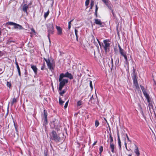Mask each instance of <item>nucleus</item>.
<instances>
[{"instance_id":"obj_1","label":"nucleus","mask_w":156,"mask_h":156,"mask_svg":"<svg viewBox=\"0 0 156 156\" xmlns=\"http://www.w3.org/2000/svg\"><path fill=\"white\" fill-rule=\"evenodd\" d=\"M50 138L56 142H59L60 140V138L59 136L57 134L56 132L54 130L52 131L50 133Z\"/></svg>"},{"instance_id":"obj_2","label":"nucleus","mask_w":156,"mask_h":156,"mask_svg":"<svg viewBox=\"0 0 156 156\" xmlns=\"http://www.w3.org/2000/svg\"><path fill=\"white\" fill-rule=\"evenodd\" d=\"M54 27L52 22L48 23L47 25V29L48 32V37L51 34H53L54 32Z\"/></svg>"},{"instance_id":"obj_3","label":"nucleus","mask_w":156,"mask_h":156,"mask_svg":"<svg viewBox=\"0 0 156 156\" xmlns=\"http://www.w3.org/2000/svg\"><path fill=\"white\" fill-rule=\"evenodd\" d=\"M60 75L59 78V81L60 82L59 84V87L58 89L59 90L61 91L62 90V88L65 86L66 83L68 82V80L67 79H63V77H62L60 79Z\"/></svg>"},{"instance_id":"obj_4","label":"nucleus","mask_w":156,"mask_h":156,"mask_svg":"<svg viewBox=\"0 0 156 156\" xmlns=\"http://www.w3.org/2000/svg\"><path fill=\"white\" fill-rule=\"evenodd\" d=\"M108 7L109 9H110L112 12V13L114 16H115V14L113 12V10L112 8L113 6L111 4L109 0H101Z\"/></svg>"},{"instance_id":"obj_5","label":"nucleus","mask_w":156,"mask_h":156,"mask_svg":"<svg viewBox=\"0 0 156 156\" xmlns=\"http://www.w3.org/2000/svg\"><path fill=\"white\" fill-rule=\"evenodd\" d=\"M60 79L62 77H67L70 80L73 79V76L70 73H69L68 72H66L65 74L63 73H62L60 74Z\"/></svg>"},{"instance_id":"obj_6","label":"nucleus","mask_w":156,"mask_h":156,"mask_svg":"<svg viewBox=\"0 0 156 156\" xmlns=\"http://www.w3.org/2000/svg\"><path fill=\"white\" fill-rule=\"evenodd\" d=\"M109 41L108 40H105L103 41V42L104 44V45L103 44H102L103 46L104 47V49L105 52L107 51V48L108 47L110 46V44L108 42Z\"/></svg>"},{"instance_id":"obj_7","label":"nucleus","mask_w":156,"mask_h":156,"mask_svg":"<svg viewBox=\"0 0 156 156\" xmlns=\"http://www.w3.org/2000/svg\"><path fill=\"white\" fill-rule=\"evenodd\" d=\"M48 113L47 111L44 109V114L42 115V117L44 119V124H46L48 122L47 119Z\"/></svg>"},{"instance_id":"obj_8","label":"nucleus","mask_w":156,"mask_h":156,"mask_svg":"<svg viewBox=\"0 0 156 156\" xmlns=\"http://www.w3.org/2000/svg\"><path fill=\"white\" fill-rule=\"evenodd\" d=\"M118 46L119 48V52L121 56H124V55L126 54V52L121 48L119 44H118Z\"/></svg>"},{"instance_id":"obj_9","label":"nucleus","mask_w":156,"mask_h":156,"mask_svg":"<svg viewBox=\"0 0 156 156\" xmlns=\"http://www.w3.org/2000/svg\"><path fill=\"white\" fill-rule=\"evenodd\" d=\"M133 83L134 85L135 86L136 89H137L138 90H140V87L139 86L137 78L133 79Z\"/></svg>"},{"instance_id":"obj_10","label":"nucleus","mask_w":156,"mask_h":156,"mask_svg":"<svg viewBox=\"0 0 156 156\" xmlns=\"http://www.w3.org/2000/svg\"><path fill=\"white\" fill-rule=\"evenodd\" d=\"M29 8V5L26 4H24L22 7V10L24 12H26L27 14V10Z\"/></svg>"},{"instance_id":"obj_11","label":"nucleus","mask_w":156,"mask_h":156,"mask_svg":"<svg viewBox=\"0 0 156 156\" xmlns=\"http://www.w3.org/2000/svg\"><path fill=\"white\" fill-rule=\"evenodd\" d=\"M45 62L47 64L48 68L51 70L52 68V63L50 62L49 59L48 58L47 60H46Z\"/></svg>"},{"instance_id":"obj_12","label":"nucleus","mask_w":156,"mask_h":156,"mask_svg":"<svg viewBox=\"0 0 156 156\" xmlns=\"http://www.w3.org/2000/svg\"><path fill=\"white\" fill-rule=\"evenodd\" d=\"M45 62L47 64L48 68L51 70L52 68V63L50 62L49 59L48 58L47 60H46Z\"/></svg>"},{"instance_id":"obj_13","label":"nucleus","mask_w":156,"mask_h":156,"mask_svg":"<svg viewBox=\"0 0 156 156\" xmlns=\"http://www.w3.org/2000/svg\"><path fill=\"white\" fill-rule=\"evenodd\" d=\"M31 68L33 69L35 75H37V69L35 66L31 65Z\"/></svg>"},{"instance_id":"obj_14","label":"nucleus","mask_w":156,"mask_h":156,"mask_svg":"<svg viewBox=\"0 0 156 156\" xmlns=\"http://www.w3.org/2000/svg\"><path fill=\"white\" fill-rule=\"evenodd\" d=\"M56 28L57 30V34L58 35H61L62 33V29L61 28L57 25H56Z\"/></svg>"},{"instance_id":"obj_15","label":"nucleus","mask_w":156,"mask_h":156,"mask_svg":"<svg viewBox=\"0 0 156 156\" xmlns=\"http://www.w3.org/2000/svg\"><path fill=\"white\" fill-rule=\"evenodd\" d=\"M117 136H118V145L119 146V149L120 150H121V142L120 139L119 135L118 132L117 133Z\"/></svg>"},{"instance_id":"obj_16","label":"nucleus","mask_w":156,"mask_h":156,"mask_svg":"<svg viewBox=\"0 0 156 156\" xmlns=\"http://www.w3.org/2000/svg\"><path fill=\"white\" fill-rule=\"evenodd\" d=\"M14 28L15 29H17L19 30H21L23 29V28L22 26L17 23H16V25H15Z\"/></svg>"},{"instance_id":"obj_17","label":"nucleus","mask_w":156,"mask_h":156,"mask_svg":"<svg viewBox=\"0 0 156 156\" xmlns=\"http://www.w3.org/2000/svg\"><path fill=\"white\" fill-rule=\"evenodd\" d=\"M94 23L96 24L99 25L100 27H102V26H101L102 25V23L100 20L98 19H95Z\"/></svg>"},{"instance_id":"obj_18","label":"nucleus","mask_w":156,"mask_h":156,"mask_svg":"<svg viewBox=\"0 0 156 156\" xmlns=\"http://www.w3.org/2000/svg\"><path fill=\"white\" fill-rule=\"evenodd\" d=\"M136 69L134 67H133V72L132 73L133 79H134L135 78L136 79V76L135 73Z\"/></svg>"},{"instance_id":"obj_19","label":"nucleus","mask_w":156,"mask_h":156,"mask_svg":"<svg viewBox=\"0 0 156 156\" xmlns=\"http://www.w3.org/2000/svg\"><path fill=\"white\" fill-rule=\"evenodd\" d=\"M136 148L134 151V152L135 153L137 156H139L140 155L139 151L138 150L137 147L135 145Z\"/></svg>"},{"instance_id":"obj_20","label":"nucleus","mask_w":156,"mask_h":156,"mask_svg":"<svg viewBox=\"0 0 156 156\" xmlns=\"http://www.w3.org/2000/svg\"><path fill=\"white\" fill-rule=\"evenodd\" d=\"M144 95L147 99V101L151 99L149 95L147 94V92L143 93Z\"/></svg>"},{"instance_id":"obj_21","label":"nucleus","mask_w":156,"mask_h":156,"mask_svg":"<svg viewBox=\"0 0 156 156\" xmlns=\"http://www.w3.org/2000/svg\"><path fill=\"white\" fill-rule=\"evenodd\" d=\"M148 106H149V111H150V112L151 113L153 112H154V113L155 115H156L155 114V113L154 112V108H153V107H153V105H149Z\"/></svg>"},{"instance_id":"obj_22","label":"nucleus","mask_w":156,"mask_h":156,"mask_svg":"<svg viewBox=\"0 0 156 156\" xmlns=\"http://www.w3.org/2000/svg\"><path fill=\"white\" fill-rule=\"evenodd\" d=\"M110 148L111 149L112 152L113 153H114L115 145L113 143H111L110 144Z\"/></svg>"},{"instance_id":"obj_23","label":"nucleus","mask_w":156,"mask_h":156,"mask_svg":"<svg viewBox=\"0 0 156 156\" xmlns=\"http://www.w3.org/2000/svg\"><path fill=\"white\" fill-rule=\"evenodd\" d=\"M124 58L125 59V63L128 66L129 65V62L128 61L127 58V56L126 54L125 55H124V56H123Z\"/></svg>"},{"instance_id":"obj_24","label":"nucleus","mask_w":156,"mask_h":156,"mask_svg":"<svg viewBox=\"0 0 156 156\" xmlns=\"http://www.w3.org/2000/svg\"><path fill=\"white\" fill-rule=\"evenodd\" d=\"M109 139H110V144L111 143H113V137L112 136V134L111 133L109 134Z\"/></svg>"},{"instance_id":"obj_25","label":"nucleus","mask_w":156,"mask_h":156,"mask_svg":"<svg viewBox=\"0 0 156 156\" xmlns=\"http://www.w3.org/2000/svg\"><path fill=\"white\" fill-rule=\"evenodd\" d=\"M9 73L8 74L7 76H9L10 77H11L13 74V70L12 71H11V69H10L9 70Z\"/></svg>"},{"instance_id":"obj_26","label":"nucleus","mask_w":156,"mask_h":156,"mask_svg":"<svg viewBox=\"0 0 156 156\" xmlns=\"http://www.w3.org/2000/svg\"><path fill=\"white\" fill-rule=\"evenodd\" d=\"M147 102L148 103V106L149 105H153L154 103L153 101L151 100V99L148 101Z\"/></svg>"},{"instance_id":"obj_27","label":"nucleus","mask_w":156,"mask_h":156,"mask_svg":"<svg viewBox=\"0 0 156 156\" xmlns=\"http://www.w3.org/2000/svg\"><path fill=\"white\" fill-rule=\"evenodd\" d=\"M16 23H15L13 22H9L7 23L6 24H8V25H13L14 26L15 25H16Z\"/></svg>"},{"instance_id":"obj_28","label":"nucleus","mask_w":156,"mask_h":156,"mask_svg":"<svg viewBox=\"0 0 156 156\" xmlns=\"http://www.w3.org/2000/svg\"><path fill=\"white\" fill-rule=\"evenodd\" d=\"M49 10H48V11L46 12H45L44 13V18L45 19L47 16H48V15H49Z\"/></svg>"},{"instance_id":"obj_29","label":"nucleus","mask_w":156,"mask_h":156,"mask_svg":"<svg viewBox=\"0 0 156 156\" xmlns=\"http://www.w3.org/2000/svg\"><path fill=\"white\" fill-rule=\"evenodd\" d=\"M14 126L15 127V128L16 130V134L18 135V127L17 126V125H16L15 123H14Z\"/></svg>"},{"instance_id":"obj_30","label":"nucleus","mask_w":156,"mask_h":156,"mask_svg":"<svg viewBox=\"0 0 156 156\" xmlns=\"http://www.w3.org/2000/svg\"><path fill=\"white\" fill-rule=\"evenodd\" d=\"M73 20H71L68 23V29L69 30H70V28L71 26V22L73 21Z\"/></svg>"},{"instance_id":"obj_31","label":"nucleus","mask_w":156,"mask_h":156,"mask_svg":"<svg viewBox=\"0 0 156 156\" xmlns=\"http://www.w3.org/2000/svg\"><path fill=\"white\" fill-rule=\"evenodd\" d=\"M64 101H62L61 98H59V104L60 105H62L64 103Z\"/></svg>"},{"instance_id":"obj_32","label":"nucleus","mask_w":156,"mask_h":156,"mask_svg":"<svg viewBox=\"0 0 156 156\" xmlns=\"http://www.w3.org/2000/svg\"><path fill=\"white\" fill-rule=\"evenodd\" d=\"M17 101V99L16 98H14L12 100V105H13V104L14 103H16Z\"/></svg>"},{"instance_id":"obj_33","label":"nucleus","mask_w":156,"mask_h":156,"mask_svg":"<svg viewBox=\"0 0 156 156\" xmlns=\"http://www.w3.org/2000/svg\"><path fill=\"white\" fill-rule=\"evenodd\" d=\"M140 86L143 93H145L146 92L144 87L141 85H140Z\"/></svg>"},{"instance_id":"obj_34","label":"nucleus","mask_w":156,"mask_h":156,"mask_svg":"<svg viewBox=\"0 0 156 156\" xmlns=\"http://www.w3.org/2000/svg\"><path fill=\"white\" fill-rule=\"evenodd\" d=\"M17 69V70L18 72L19 75L20 76H21V72L20 70V68L19 67V66H18L17 67H16Z\"/></svg>"},{"instance_id":"obj_35","label":"nucleus","mask_w":156,"mask_h":156,"mask_svg":"<svg viewBox=\"0 0 156 156\" xmlns=\"http://www.w3.org/2000/svg\"><path fill=\"white\" fill-rule=\"evenodd\" d=\"M94 2L93 1H92L90 3V9H92L94 5Z\"/></svg>"},{"instance_id":"obj_36","label":"nucleus","mask_w":156,"mask_h":156,"mask_svg":"<svg viewBox=\"0 0 156 156\" xmlns=\"http://www.w3.org/2000/svg\"><path fill=\"white\" fill-rule=\"evenodd\" d=\"M99 124V122L97 120H96V121L95 122V127H97L98 126Z\"/></svg>"},{"instance_id":"obj_37","label":"nucleus","mask_w":156,"mask_h":156,"mask_svg":"<svg viewBox=\"0 0 156 156\" xmlns=\"http://www.w3.org/2000/svg\"><path fill=\"white\" fill-rule=\"evenodd\" d=\"M82 102L81 101H78L77 103V105L78 106H80L82 105Z\"/></svg>"},{"instance_id":"obj_38","label":"nucleus","mask_w":156,"mask_h":156,"mask_svg":"<svg viewBox=\"0 0 156 156\" xmlns=\"http://www.w3.org/2000/svg\"><path fill=\"white\" fill-rule=\"evenodd\" d=\"M90 0H86L85 2V5L87 6L89 4Z\"/></svg>"},{"instance_id":"obj_39","label":"nucleus","mask_w":156,"mask_h":156,"mask_svg":"<svg viewBox=\"0 0 156 156\" xmlns=\"http://www.w3.org/2000/svg\"><path fill=\"white\" fill-rule=\"evenodd\" d=\"M103 147L102 146H100V147L99 148V151H100V154H101V152H102L103 151Z\"/></svg>"},{"instance_id":"obj_40","label":"nucleus","mask_w":156,"mask_h":156,"mask_svg":"<svg viewBox=\"0 0 156 156\" xmlns=\"http://www.w3.org/2000/svg\"><path fill=\"white\" fill-rule=\"evenodd\" d=\"M69 102V100H68L65 103V106H64V108L66 109L67 107L68 104Z\"/></svg>"},{"instance_id":"obj_41","label":"nucleus","mask_w":156,"mask_h":156,"mask_svg":"<svg viewBox=\"0 0 156 156\" xmlns=\"http://www.w3.org/2000/svg\"><path fill=\"white\" fill-rule=\"evenodd\" d=\"M45 66V63L44 62L43 64V65L42 66L41 68V70H43L44 69V68Z\"/></svg>"},{"instance_id":"obj_42","label":"nucleus","mask_w":156,"mask_h":156,"mask_svg":"<svg viewBox=\"0 0 156 156\" xmlns=\"http://www.w3.org/2000/svg\"><path fill=\"white\" fill-rule=\"evenodd\" d=\"M90 86L91 90H92L93 89V86L92 85V82L91 80L90 81Z\"/></svg>"},{"instance_id":"obj_43","label":"nucleus","mask_w":156,"mask_h":156,"mask_svg":"<svg viewBox=\"0 0 156 156\" xmlns=\"http://www.w3.org/2000/svg\"><path fill=\"white\" fill-rule=\"evenodd\" d=\"M78 32V30H76V29H75V34L76 36H78V34H77Z\"/></svg>"},{"instance_id":"obj_44","label":"nucleus","mask_w":156,"mask_h":156,"mask_svg":"<svg viewBox=\"0 0 156 156\" xmlns=\"http://www.w3.org/2000/svg\"><path fill=\"white\" fill-rule=\"evenodd\" d=\"M7 85L8 87H10L11 86V83H10L7 82Z\"/></svg>"},{"instance_id":"obj_45","label":"nucleus","mask_w":156,"mask_h":156,"mask_svg":"<svg viewBox=\"0 0 156 156\" xmlns=\"http://www.w3.org/2000/svg\"><path fill=\"white\" fill-rule=\"evenodd\" d=\"M111 65H112V69L113 68V59L112 58H111Z\"/></svg>"},{"instance_id":"obj_46","label":"nucleus","mask_w":156,"mask_h":156,"mask_svg":"<svg viewBox=\"0 0 156 156\" xmlns=\"http://www.w3.org/2000/svg\"><path fill=\"white\" fill-rule=\"evenodd\" d=\"M65 93V91L64 90H63L62 92L60 93V94L62 96Z\"/></svg>"},{"instance_id":"obj_47","label":"nucleus","mask_w":156,"mask_h":156,"mask_svg":"<svg viewBox=\"0 0 156 156\" xmlns=\"http://www.w3.org/2000/svg\"><path fill=\"white\" fill-rule=\"evenodd\" d=\"M125 135H126V137H127V139L128 140V141H129V142H131V140H129V137H128V135H127V134H125Z\"/></svg>"},{"instance_id":"obj_48","label":"nucleus","mask_w":156,"mask_h":156,"mask_svg":"<svg viewBox=\"0 0 156 156\" xmlns=\"http://www.w3.org/2000/svg\"><path fill=\"white\" fill-rule=\"evenodd\" d=\"M95 7H96V9H95V12H97L98 9V5H95Z\"/></svg>"},{"instance_id":"obj_49","label":"nucleus","mask_w":156,"mask_h":156,"mask_svg":"<svg viewBox=\"0 0 156 156\" xmlns=\"http://www.w3.org/2000/svg\"><path fill=\"white\" fill-rule=\"evenodd\" d=\"M55 123H54V122H53V123H52V124H53V125H54L53 127H54V128H55L56 129H57V127L56 126H55V125H54V124H55Z\"/></svg>"},{"instance_id":"obj_50","label":"nucleus","mask_w":156,"mask_h":156,"mask_svg":"<svg viewBox=\"0 0 156 156\" xmlns=\"http://www.w3.org/2000/svg\"><path fill=\"white\" fill-rule=\"evenodd\" d=\"M93 97V96L92 95V96L90 98V101H91V103H93V102H92V101L94 99V98ZM93 103H94V102H93Z\"/></svg>"},{"instance_id":"obj_51","label":"nucleus","mask_w":156,"mask_h":156,"mask_svg":"<svg viewBox=\"0 0 156 156\" xmlns=\"http://www.w3.org/2000/svg\"><path fill=\"white\" fill-rule=\"evenodd\" d=\"M3 55V53L1 51H0V57H1Z\"/></svg>"},{"instance_id":"obj_52","label":"nucleus","mask_w":156,"mask_h":156,"mask_svg":"<svg viewBox=\"0 0 156 156\" xmlns=\"http://www.w3.org/2000/svg\"><path fill=\"white\" fill-rule=\"evenodd\" d=\"M31 30L33 32H34V33H35V30H34V29L33 28H32L31 29Z\"/></svg>"},{"instance_id":"obj_53","label":"nucleus","mask_w":156,"mask_h":156,"mask_svg":"<svg viewBox=\"0 0 156 156\" xmlns=\"http://www.w3.org/2000/svg\"><path fill=\"white\" fill-rule=\"evenodd\" d=\"M16 60L15 64H16V67L19 66V65H18V62H17V61L16 60Z\"/></svg>"},{"instance_id":"obj_54","label":"nucleus","mask_w":156,"mask_h":156,"mask_svg":"<svg viewBox=\"0 0 156 156\" xmlns=\"http://www.w3.org/2000/svg\"><path fill=\"white\" fill-rule=\"evenodd\" d=\"M2 69L1 68H0V75L2 74L3 73V71L2 72Z\"/></svg>"},{"instance_id":"obj_55","label":"nucleus","mask_w":156,"mask_h":156,"mask_svg":"<svg viewBox=\"0 0 156 156\" xmlns=\"http://www.w3.org/2000/svg\"><path fill=\"white\" fill-rule=\"evenodd\" d=\"M12 42H14V41H8V43L9 44H10Z\"/></svg>"},{"instance_id":"obj_56","label":"nucleus","mask_w":156,"mask_h":156,"mask_svg":"<svg viewBox=\"0 0 156 156\" xmlns=\"http://www.w3.org/2000/svg\"><path fill=\"white\" fill-rule=\"evenodd\" d=\"M44 156H47V154L46 152H44Z\"/></svg>"},{"instance_id":"obj_57","label":"nucleus","mask_w":156,"mask_h":156,"mask_svg":"<svg viewBox=\"0 0 156 156\" xmlns=\"http://www.w3.org/2000/svg\"><path fill=\"white\" fill-rule=\"evenodd\" d=\"M97 12H95V15L96 16V17L97 16Z\"/></svg>"},{"instance_id":"obj_58","label":"nucleus","mask_w":156,"mask_h":156,"mask_svg":"<svg viewBox=\"0 0 156 156\" xmlns=\"http://www.w3.org/2000/svg\"><path fill=\"white\" fill-rule=\"evenodd\" d=\"M97 141H96V142H94L93 144V146L95 145L96 144V143H97Z\"/></svg>"},{"instance_id":"obj_59","label":"nucleus","mask_w":156,"mask_h":156,"mask_svg":"<svg viewBox=\"0 0 156 156\" xmlns=\"http://www.w3.org/2000/svg\"><path fill=\"white\" fill-rule=\"evenodd\" d=\"M98 43L100 46L101 47V43L100 42V41H98Z\"/></svg>"},{"instance_id":"obj_60","label":"nucleus","mask_w":156,"mask_h":156,"mask_svg":"<svg viewBox=\"0 0 156 156\" xmlns=\"http://www.w3.org/2000/svg\"><path fill=\"white\" fill-rule=\"evenodd\" d=\"M98 43L100 46L101 47V43L100 42V41H98Z\"/></svg>"},{"instance_id":"obj_61","label":"nucleus","mask_w":156,"mask_h":156,"mask_svg":"<svg viewBox=\"0 0 156 156\" xmlns=\"http://www.w3.org/2000/svg\"><path fill=\"white\" fill-rule=\"evenodd\" d=\"M76 40L77 41H78V36H76Z\"/></svg>"},{"instance_id":"obj_62","label":"nucleus","mask_w":156,"mask_h":156,"mask_svg":"<svg viewBox=\"0 0 156 156\" xmlns=\"http://www.w3.org/2000/svg\"><path fill=\"white\" fill-rule=\"evenodd\" d=\"M125 145V147H126L127 146V144L126 142L125 141V144H124Z\"/></svg>"},{"instance_id":"obj_63","label":"nucleus","mask_w":156,"mask_h":156,"mask_svg":"<svg viewBox=\"0 0 156 156\" xmlns=\"http://www.w3.org/2000/svg\"><path fill=\"white\" fill-rule=\"evenodd\" d=\"M48 39H49L50 43H51V41H50V36H49V37H48Z\"/></svg>"},{"instance_id":"obj_64","label":"nucleus","mask_w":156,"mask_h":156,"mask_svg":"<svg viewBox=\"0 0 156 156\" xmlns=\"http://www.w3.org/2000/svg\"><path fill=\"white\" fill-rule=\"evenodd\" d=\"M1 29L0 28V35H1V34H2V32H1Z\"/></svg>"}]
</instances>
